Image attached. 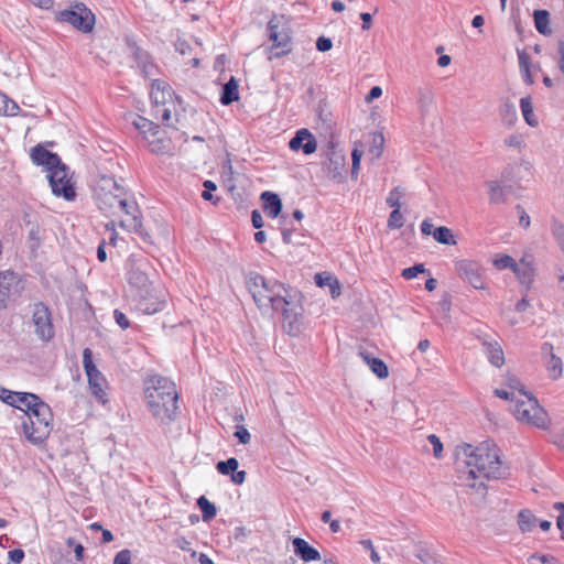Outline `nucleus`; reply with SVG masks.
Segmentation results:
<instances>
[{"instance_id":"1","label":"nucleus","mask_w":564,"mask_h":564,"mask_svg":"<svg viewBox=\"0 0 564 564\" xmlns=\"http://www.w3.org/2000/svg\"><path fill=\"white\" fill-rule=\"evenodd\" d=\"M246 283L260 310L281 312L284 322L289 324V333L297 330L301 307L292 300L284 284L275 280H267L259 273H250Z\"/></svg>"},{"instance_id":"2","label":"nucleus","mask_w":564,"mask_h":564,"mask_svg":"<svg viewBox=\"0 0 564 564\" xmlns=\"http://www.w3.org/2000/svg\"><path fill=\"white\" fill-rule=\"evenodd\" d=\"M457 459H463L467 471V480L471 488L486 490L484 481L477 482L478 478L501 479L508 475V467L499 456V449L491 441H484L478 446L464 444L457 448Z\"/></svg>"},{"instance_id":"3","label":"nucleus","mask_w":564,"mask_h":564,"mask_svg":"<svg viewBox=\"0 0 564 564\" xmlns=\"http://www.w3.org/2000/svg\"><path fill=\"white\" fill-rule=\"evenodd\" d=\"M496 397L510 402L509 410L514 417L538 429H547V412L540 405L536 397L529 390H494Z\"/></svg>"},{"instance_id":"4","label":"nucleus","mask_w":564,"mask_h":564,"mask_svg":"<svg viewBox=\"0 0 564 564\" xmlns=\"http://www.w3.org/2000/svg\"><path fill=\"white\" fill-rule=\"evenodd\" d=\"M53 429V413L45 402L28 412L22 422V431L25 438L34 445H40L50 436Z\"/></svg>"},{"instance_id":"5","label":"nucleus","mask_w":564,"mask_h":564,"mask_svg":"<svg viewBox=\"0 0 564 564\" xmlns=\"http://www.w3.org/2000/svg\"><path fill=\"white\" fill-rule=\"evenodd\" d=\"M123 186L111 176H101L94 189V197L99 209L107 216L118 214V207L123 204L126 195Z\"/></svg>"},{"instance_id":"6","label":"nucleus","mask_w":564,"mask_h":564,"mask_svg":"<svg viewBox=\"0 0 564 564\" xmlns=\"http://www.w3.org/2000/svg\"><path fill=\"white\" fill-rule=\"evenodd\" d=\"M147 403L152 415L161 423L175 420L178 394L176 390H145Z\"/></svg>"},{"instance_id":"7","label":"nucleus","mask_w":564,"mask_h":564,"mask_svg":"<svg viewBox=\"0 0 564 564\" xmlns=\"http://www.w3.org/2000/svg\"><path fill=\"white\" fill-rule=\"evenodd\" d=\"M58 20L72 24L84 33L91 32L95 25V15L84 3H76L72 9L61 11Z\"/></svg>"},{"instance_id":"8","label":"nucleus","mask_w":564,"mask_h":564,"mask_svg":"<svg viewBox=\"0 0 564 564\" xmlns=\"http://www.w3.org/2000/svg\"><path fill=\"white\" fill-rule=\"evenodd\" d=\"M455 272L474 289L485 290V269L474 260L463 259L455 262Z\"/></svg>"},{"instance_id":"9","label":"nucleus","mask_w":564,"mask_h":564,"mask_svg":"<svg viewBox=\"0 0 564 564\" xmlns=\"http://www.w3.org/2000/svg\"><path fill=\"white\" fill-rule=\"evenodd\" d=\"M47 177L54 195L62 196L66 200L75 198L76 194L68 177V169L64 163L61 162L56 167H53Z\"/></svg>"},{"instance_id":"10","label":"nucleus","mask_w":564,"mask_h":564,"mask_svg":"<svg viewBox=\"0 0 564 564\" xmlns=\"http://www.w3.org/2000/svg\"><path fill=\"white\" fill-rule=\"evenodd\" d=\"M32 324L34 332L42 340H50L54 336L52 315L48 307L42 303H35L32 311Z\"/></svg>"},{"instance_id":"11","label":"nucleus","mask_w":564,"mask_h":564,"mask_svg":"<svg viewBox=\"0 0 564 564\" xmlns=\"http://www.w3.org/2000/svg\"><path fill=\"white\" fill-rule=\"evenodd\" d=\"M322 169L326 176L334 181H341L346 169V156L335 145H328L325 159L322 161Z\"/></svg>"},{"instance_id":"12","label":"nucleus","mask_w":564,"mask_h":564,"mask_svg":"<svg viewBox=\"0 0 564 564\" xmlns=\"http://www.w3.org/2000/svg\"><path fill=\"white\" fill-rule=\"evenodd\" d=\"M268 30L269 40L273 43L271 47V53L269 55V59L280 58L284 55H288L291 52L290 48L282 51H278V48L286 47L290 43L291 37L286 31L279 30V21L275 17L268 22Z\"/></svg>"},{"instance_id":"13","label":"nucleus","mask_w":564,"mask_h":564,"mask_svg":"<svg viewBox=\"0 0 564 564\" xmlns=\"http://www.w3.org/2000/svg\"><path fill=\"white\" fill-rule=\"evenodd\" d=\"M165 303L164 293L162 291L151 289L145 290V294H140L137 308L143 314L152 315L164 310Z\"/></svg>"},{"instance_id":"14","label":"nucleus","mask_w":564,"mask_h":564,"mask_svg":"<svg viewBox=\"0 0 564 564\" xmlns=\"http://www.w3.org/2000/svg\"><path fill=\"white\" fill-rule=\"evenodd\" d=\"M289 148L295 152L302 150L304 154L310 155L317 150V141L310 130L303 128L295 132L289 142Z\"/></svg>"},{"instance_id":"15","label":"nucleus","mask_w":564,"mask_h":564,"mask_svg":"<svg viewBox=\"0 0 564 564\" xmlns=\"http://www.w3.org/2000/svg\"><path fill=\"white\" fill-rule=\"evenodd\" d=\"M123 204L118 207V213H124L129 219L121 220L120 226L137 231L141 227L140 212L134 200H130L127 194L123 196Z\"/></svg>"},{"instance_id":"16","label":"nucleus","mask_w":564,"mask_h":564,"mask_svg":"<svg viewBox=\"0 0 564 564\" xmlns=\"http://www.w3.org/2000/svg\"><path fill=\"white\" fill-rule=\"evenodd\" d=\"M31 159L34 164L46 166L50 172L53 167L61 164V159L56 153L50 152L41 144L35 145L31 150Z\"/></svg>"},{"instance_id":"17","label":"nucleus","mask_w":564,"mask_h":564,"mask_svg":"<svg viewBox=\"0 0 564 564\" xmlns=\"http://www.w3.org/2000/svg\"><path fill=\"white\" fill-rule=\"evenodd\" d=\"M512 170H513V167H509L502 172V181L501 182L490 181L487 183L490 203L501 204V203L506 202V189L507 188L510 189L511 186H506V185H502L501 183L508 182L509 174L511 173Z\"/></svg>"},{"instance_id":"18","label":"nucleus","mask_w":564,"mask_h":564,"mask_svg":"<svg viewBox=\"0 0 564 564\" xmlns=\"http://www.w3.org/2000/svg\"><path fill=\"white\" fill-rule=\"evenodd\" d=\"M292 545L295 555L304 562L321 560L319 552L315 547L311 546L304 539L294 538L292 540Z\"/></svg>"},{"instance_id":"19","label":"nucleus","mask_w":564,"mask_h":564,"mask_svg":"<svg viewBox=\"0 0 564 564\" xmlns=\"http://www.w3.org/2000/svg\"><path fill=\"white\" fill-rule=\"evenodd\" d=\"M18 276L11 270L0 271V307L6 303L11 294L12 288L17 284Z\"/></svg>"},{"instance_id":"20","label":"nucleus","mask_w":564,"mask_h":564,"mask_svg":"<svg viewBox=\"0 0 564 564\" xmlns=\"http://www.w3.org/2000/svg\"><path fill=\"white\" fill-rule=\"evenodd\" d=\"M151 98L154 106H165L172 98V91L169 85L161 80H154L152 84Z\"/></svg>"},{"instance_id":"21","label":"nucleus","mask_w":564,"mask_h":564,"mask_svg":"<svg viewBox=\"0 0 564 564\" xmlns=\"http://www.w3.org/2000/svg\"><path fill=\"white\" fill-rule=\"evenodd\" d=\"M261 199L263 200V208L268 216L271 218L278 217L282 210V202L280 197L275 193L263 192L261 194Z\"/></svg>"},{"instance_id":"22","label":"nucleus","mask_w":564,"mask_h":564,"mask_svg":"<svg viewBox=\"0 0 564 564\" xmlns=\"http://www.w3.org/2000/svg\"><path fill=\"white\" fill-rule=\"evenodd\" d=\"M43 402L44 401L34 393L20 391L15 408L23 411L26 415L28 412H31L33 409L37 408V404Z\"/></svg>"},{"instance_id":"23","label":"nucleus","mask_w":564,"mask_h":564,"mask_svg":"<svg viewBox=\"0 0 564 564\" xmlns=\"http://www.w3.org/2000/svg\"><path fill=\"white\" fill-rule=\"evenodd\" d=\"M239 99L238 82L231 77L224 86L220 95V102L224 106H229Z\"/></svg>"},{"instance_id":"24","label":"nucleus","mask_w":564,"mask_h":564,"mask_svg":"<svg viewBox=\"0 0 564 564\" xmlns=\"http://www.w3.org/2000/svg\"><path fill=\"white\" fill-rule=\"evenodd\" d=\"M359 355L377 377L381 379L388 377V367L381 359L371 357L369 354L365 351H361Z\"/></svg>"},{"instance_id":"25","label":"nucleus","mask_w":564,"mask_h":564,"mask_svg":"<svg viewBox=\"0 0 564 564\" xmlns=\"http://www.w3.org/2000/svg\"><path fill=\"white\" fill-rule=\"evenodd\" d=\"M534 26L542 35H551L552 29L550 28V13L546 10H535L533 12Z\"/></svg>"},{"instance_id":"26","label":"nucleus","mask_w":564,"mask_h":564,"mask_svg":"<svg viewBox=\"0 0 564 564\" xmlns=\"http://www.w3.org/2000/svg\"><path fill=\"white\" fill-rule=\"evenodd\" d=\"M484 347L490 364L496 367H501L505 362V356L501 346L497 341H494L484 343Z\"/></svg>"},{"instance_id":"27","label":"nucleus","mask_w":564,"mask_h":564,"mask_svg":"<svg viewBox=\"0 0 564 564\" xmlns=\"http://www.w3.org/2000/svg\"><path fill=\"white\" fill-rule=\"evenodd\" d=\"M198 508L202 511L203 521H212L217 512L216 506L210 502L205 496H200L196 501Z\"/></svg>"},{"instance_id":"28","label":"nucleus","mask_w":564,"mask_h":564,"mask_svg":"<svg viewBox=\"0 0 564 564\" xmlns=\"http://www.w3.org/2000/svg\"><path fill=\"white\" fill-rule=\"evenodd\" d=\"M433 238L442 245L455 246L457 243L452 229L441 226L433 230Z\"/></svg>"},{"instance_id":"29","label":"nucleus","mask_w":564,"mask_h":564,"mask_svg":"<svg viewBox=\"0 0 564 564\" xmlns=\"http://www.w3.org/2000/svg\"><path fill=\"white\" fill-rule=\"evenodd\" d=\"M90 357V350L86 348L84 350V365L86 369V373L88 377L89 386L90 388H99V383L96 381L95 376L99 373L95 365L89 359Z\"/></svg>"},{"instance_id":"30","label":"nucleus","mask_w":564,"mask_h":564,"mask_svg":"<svg viewBox=\"0 0 564 564\" xmlns=\"http://www.w3.org/2000/svg\"><path fill=\"white\" fill-rule=\"evenodd\" d=\"M536 523L535 516L530 510H521L518 514V524L522 532H530Z\"/></svg>"},{"instance_id":"31","label":"nucleus","mask_w":564,"mask_h":564,"mask_svg":"<svg viewBox=\"0 0 564 564\" xmlns=\"http://www.w3.org/2000/svg\"><path fill=\"white\" fill-rule=\"evenodd\" d=\"M434 101L433 91L430 88H419L417 105L423 113L427 112Z\"/></svg>"},{"instance_id":"32","label":"nucleus","mask_w":564,"mask_h":564,"mask_svg":"<svg viewBox=\"0 0 564 564\" xmlns=\"http://www.w3.org/2000/svg\"><path fill=\"white\" fill-rule=\"evenodd\" d=\"M518 279L522 284H524L528 289L531 286L533 282V270L528 264H517L516 269L513 270Z\"/></svg>"},{"instance_id":"33","label":"nucleus","mask_w":564,"mask_h":564,"mask_svg":"<svg viewBox=\"0 0 564 564\" xmlns=\"http://www.w3.org/2000/svg\"><path fill=\"white\" fill-rule=\"evenodd\" d=\"M520 108L525 122L532 127L536 126L538 122L533 117V107L529 97L521 98Z\"/></svg>"},{"instance_id":"34","label":"nucleus","mask_w":564,"mask_h":564,"mask_svg":"<svg viewBox=\"0 0 564 564\" xmlns=\"http://www.w3.org/2000/svg\"><path fill=\"white\" fill-rule=\"evenodd\" d=\"M172 387H175V383L160 375L149 376L148 379L145 380V388L156 389Z\"/></svg>"},{"instance_id":"35","label":"nucleus","mask_w":564,"mask_h":564,"mask_svg":"<svg viewBox=\"0 0 564 564\" xmlns=\"http://www.w3.org/2000/svg\"><path fill=\"white\" fill-rule=\"evenodd\" d=\"M239 462L235 457H230L227 460H220L216 465V469L221 475L228 476L238 469Z\"/></svg>"},{"instance_id":"36","label":"nucleus","mask_w":564,"mask_h":564,"mask_svg":"<svg viewBox=\"0 0 564 564\" xmlns=\"http://www.w3.org/2000/svg\"><path fill=\"white\" fill-rule=\"evenodd\" d=\"M19 110V106L10 100L6 95L0 94V113L14 116Z\"/></svg>"},{"instance_id":"37","label":"nucleus","mask_w":564,"mask_h":564,"mask_svg":"<svg viewBox=\"0 0 564 564\" xmlns=\"http://www.w3.org/2000/svg\"><path fill=\"white\" fill-rule=\"evenodd\" d=\"M315 282L318 286H326L328 285L332 290L333 295L335 294V291L339 289L337 280H335L332 275L327 274L324 275L323 273H317L315 275Z\"/></svg>"},{"instance_id":"38","label":"nucleus","mask_w":564,"mask_h":564,"mask_svg":"<svg viewBox=\"0 0 564 564\" xmlns=\"http://www.w3.org/2000/svg\"><path fill=\"white\" fill-rule=\"evenodd\" d=\"M154 117L160 119L165 126H172V112L171 109L166 106H154L153 108Z\"/></svg>"},{"instance_id":"39","label":"nucleus","mask_w":564,"mask_h":564,"mask_svg":"<svg viewBox=\"0 0 564 564\" xmlns=\"http://www.w3.org/2000/svg\"><path fill=\"white\" fill-rule=\"evenodd\" d=\"M384 138L381 133H375L372 138V145L369 149V153L373 159H379L382 154Z\"/></svg>"},{"instance_id":"40","label":"nucleus","mask_w":564,"mask_h":564,"mask_svg":"<svg viewBox=\"0 0 564 564\" xmlns=\"http://www.w3.org/2000/svg\"><path fill=\"white\" fill-rule=\"evenodd\" d=\"M404 218L400 212V208H394L388 218V227L391 229H399L403 226Z\"/></svg>"},{"instance_id":"41","label":"nucleus","mask_w":564,"mask_h":564,"mask_svg":"<svg viewBox=\"0 0 564 564\" xmlns=\"http://www.w3.org/2000/svg\"><path fill=\"white\" fill-rule=\"evenodd\" d=\"M19 392L17 390H0V401L15 408Z\"/></svg>"},{"instance_id":"42","label":"nucleus","mask_w":564,"mask_h":564,"mask_svg":"<svg viewBox=\"0 0 564 564\" xmlns=\"http://www.w3.org/2000/svg\"><path fill=\"white\" fill-rule=\"evenodd\" d=\"M494 264L499 270H503V269L510 268L513 271L516 269V267H517V263H516L514 259L511 258L510 256H507V254L496 259L494 261Z\"/></svg>"},{"instance_id":"43","label":"nucleus","mask_w":564,"mask_h":564,"mask_svg":"<svg viewBox=\"0 0 564 564\" xmlns=\"http://www.w3.org/2000/svg\"><path fill=\"white\" fill-rule=\"evenodd\" d=\"M425 272V267L423 263H417L413 267L406 268L402 271V276L406 280L414 279L419 273Z\"/></svg>"},{"instance_id":"44","label":"nucleus","mask_w":564,"mask_h":564,"mask_svg":"<svg viewBox=\"0 0 564 564\" xmlns=\"http://www.w3.org/2000/svg\"><path fill=\"white\" fill-rule=\"evenodd\" d=\"M401 197H402V192L398 187H395L389 193V195L387 197V204L390 207L400 208L401 207V203H400Z\"/></svg>"},{"instance_id":"45","label":"nucleus","mask_w":564,"mask_h":564,"mask_svg":"<svg viewBox=\"0 0 564 564\" xmlns=\"http://www.w3.org/2000/svg\"><path fill=\"white\" fill-rule=\"evenodd\" d=\"M129 281L131 284L138 286H145L148 283V278L140 271H131L129 274Z\"/></svg>"},{"instance_id":"46","label":"nucleus","mask_w":564,"mask_h":564,"mask_svg":"<svg viewBox=\"0 0 564 564\" xmlns=\"http://www.w3.org/2000/svg\"><path fill=\"white\" fill-rule=\"evenodd\" d=\"M550 376L553 378H557L562 372V361L560 358L552 356L551 361L549 364Z\"/></svg>"},{"instance_id":"47","label":"nucleus","mask_w":564,"mask_h":564,"mask_svg":"<svg viewBox=\"0 0 564 564\" xmlns=\"http://www.w3.org/2000/svg\"><path fill=\"white\" fill-rule=\"evenodd\" d=\"M131 551L128 549H123L116 554L113 558V564H131Z\"/></svg>"},{"instance_id":"48","label":"nucleus","mask_w":564,"mask_h":564,"mask_svg":"<svg viewBox=\"0 0 564 564\" xmlns=\"http://www.w3.org/2000/svg\"><path fill=\"white\" fill-rule=\"evenodd\" d=\"M361 155H362L361 152L357 149H355L351 152V159H352L351 177L352 178H357L358 170H359L360 161H361Z\"/></svg>"},{"instance_id":"49","label":"nucleus","mask_w":564,"mask_h":564,"mask_svg":"<svg viewBox=\"0 0 564 564\" xmlns=\"http://www.w3.org/2000/svg\"><path fill=\"white\" fill-rule=\"evenodd\" d=\"M133 124L135 126V128L138 130H140L143 133H145L147 131H150V130L155 128L153 126V122H151L150 120H148V119H145L143 117H139L137 120H134Z\"/></svg>"},{"instance_id":"50","label":"nucleus","mask_w":564,"mask_h":564,"mask_svg":"<svg viewBox=\"0 0 564 564\" xmlns=\"http://www.w3.org/2000/svg\"><path fill=\"white\" fill-rule=\"evenodd\" d=\"M90 397L102 405H106L109 401L107 390H90Z\"/></svg>"},{"instance_id":"51","label":"nucleus","mask_w":564,"mask_h":564,"mask_svg":"<svg viewBox=\"0 0 564 564\" xmlns=\"http://www.w3.org/2000/svg\"><path fill=\"white\" fill-rule=\"evenodd\" d=\"M519 66L522 73H528L530 69V56L524 52L518 50Z\"/></svg>"},{"instance_id":"52","label":"nucleus","mask_w":564,"mask_h":564,"mask_svg":"<svg viewBox=\"0 0 564 564\" xmlns=\"http://www.w3.org/2000/svg\"><path fill=\"white\" fill-rule=\"evenodd\" d=\"M113 318L116 323L122 328L126 329L130 326L129 318L119 310L113 311Z\"/></svg>"},{"instance_id":"53","label":"nucleus","mask_w":564,"mask_h":564,"mask_svg":"<svg viewBox=\"0 0 564 564\" xmlns=\"http://www.w3.org/2000/svg\"><path fill=\"white\" fill-rule=\"evenodd\" d=\"M429 442L433 445V453L435 457H440L443 451V445L440 438L435 434H431L427 436Z\"/></svg>"},{"instance_id":"54","label":"nucleus","mask_w":564,"mask_h":564,"mask_svg":"<svg viewBox=\"0 0 564 564\" xmlns=\"http://www.w3.org/2000/svg\"><path fill=\"white\" fill-rule=\"evenodd\" d=\"M333 47V42L330 39L325 36H319L316 41V48L319 52H327Z\"/></svg>"},{"instance_id":"55","label":"nucleus","mask_w":564,"mask_h":564,"mask_svg":"<svg viewBox=\"0 0 564 564\" xmlns=\"http://www.w3.org/2000/svg\"><path fill=\"white\" fill-rule=\"evenodd\" d=\"M235 436L239 440L241 444H248L251 440L250 433L243 426H238L235 433Z\"/></svg>"},{"instance_id":"56","label":"nucleus","mask_w":564,"mask_h":564,"mask_svg":"<svg viewBox=\"0 0 564 564\" xmlns=\"http://www.w3.org/2000/svg\"><path fill=\"white\" fill-rule=\"evenodd\" d=\"M554 509L558 510L561 513L557 517V527L564 535V502L554 503Z\"/></svg>"},{"instance_id":"57","label":"nucleus","mask_w":564,"mask_h":564,"mask_svg":"<svg viewBox=\"0 0 564 564\" xmlns=\"http://www.w3.org/2000/svg\"><path fill=\"white\" fill-rule=\"evenodd\" d=\"M9 558L15 564H20L24 558V551L22 549H13L9 551Z\"/></svg>"},{"instance_id":"58","label":"nucleus","mask_w":564,"mask_h":564,"mask_svg":"<svg viewBox=\"0 0 564 564\" xmlns=\"http://www.w3.org/2000/svg\"><path fill=\"white\" fill-rule=\"evenodd\" d=\"M516 208H517V210L520 214V217H519L520 226H522L524 228H528L530 226V217H529V215L524 212V209H523V207L521 205H517Z\"/></svg>"},{"instance_id":"59","label":"nucleus","mask_w":564,"mask_h":564,"mask_svg":"<svg viewBox=\"0 0 564 564\" xmlns=\"http://www.w3.org/2000/svg\"><path fill=\"white\" fill-rule=\"evenodd\" d=\"M174 544L182 551H192V543L185 536H178L174 540Z\"/></svg>"},{"instance_id":"60","label":"nucleus","mask_w":564,"mask_h":564,"mask_svg":"<svg viewBox=\"0 0 564 564\" xmlns=\"http://www.w3.org/2000/svg\"><path fill=\"white\" fill-rule=\"evenodd\" d=\"M231 481L236 485H242L246 480L247 473L245 470H236L231 475Z\"/></svg>"},{"instance_id":"61","label":"nucleus","mask_w":564,"mask_h":564,"mask_svg":"<svg viewBox=\"0 0 564 564\" xmlns=\"http://www.w3.org/2000/svg\"><path fill=\"white\" fill-rule=\"evenodd\" d=\"M251 221H252V226L257 229H259L263 226L262 215L260 214L259 210L254 209L251 213Z\"/></svg>"},{"instance_id":"62","label":"nucleus","mask_w":564,"mask_h":564,"mask_svg":"<svg viewBox=\"0 0 564 564\" xmlns=\"http://www.w3.org/2000/svg\"><path fill=\"white\" fill-rule=\"evenodd\" d=\"M382 95V89L379 86H373L366 97V101L370 102Z\"/></svg>"},{"instance_id":"63","label":"nucleus","mask_w":564,"mask_h":564,"mask_svg":"<svg viewBox=\"0 0 564 564\" xmlns=\"http://www.w3.org/2000/svg\"><path fill=\"white\" fill-rule=\"evenodd\" d=\"M360 19L362 20V30L367 31L371 28L372 17L368 12H361Z\"/></svg>"},{"instance_id":"64","label":"nucleus","mask_w":564,"mask_h":564,"mask_svg":"<svg viewBox=\"0 0 564 564\" xmlns=\"http://www.w3.org/2000/svg\"><path fill=\"white\" fill-rule=\"evenodd\" d=\"M560 69L564 74V41H558Z\"/></svg>"}]
</instances>
